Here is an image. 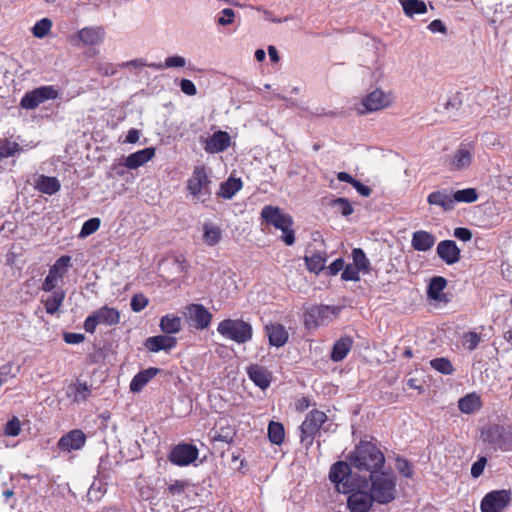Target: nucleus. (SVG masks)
<instances>
[{
	"mask_svg": "<svg viewBox=\"0 0 512 512\" xmlns=\"http://www.w3.org/2000/svg\"><path fill=\"white\" fill-rule=\"evenodd\" d=\"M349 459L355 469L369 472L370 475L379 472L385 463L382 451L369 441H361L351 452Z\"/></svg>",
	"mask_w": 512,
	"mask_h": 512,
	"instance_id": "f257e3e1",
	"label": "nucleus"
},
{
	"mask_svg": "<svg viewBox=\"0 0 512 512\" xmlns=\"http://www.w3.org/2000/svg\"><path fill=\"white\" fill-rule=\"evenodd\" d=\"M369 493L378 504H388L396 498V476L389 472H377L370 475Z\"/></svg>",
	"mask_w": 512,
	"mask_h": 512,
	"instance_id": "f03ea898",
	"label": "nucleus"
},
{
	"mask_svg": "<svg viewBox=\"0 0 512 512\" xmlns=\"http://www.w3.org/2000/svg\"><path fill=\"white\" fill-rule=\"evenodd\" d=\"M261 217L267 224L282 231L281 240L286 245L292 246L295 243V232L292 228L294 222L288 213L277 206L267 205L262 208Z\"/></svg>",
	"mask_w": 512,
	"mask_h": 512,
	"instance_id": "7ed1b4c3",
	"label": "nucleus"
},
{
	"mask_svg": "<svg viewBox=\"0 0 512 512\" xmlns=\"http://www.w3.org/2000/svg\"><path fill=\"white\" fill-rule=\"evenodd\" d=\"M217 332L225 339L244 344L253 336V328L242 319H224L217 326Z\"/></svg>",
	"mask_w": 512,
	"mask_h": 512,
	"instance_id": "20e7f679",
	"label": "nucleus"
},
{
	"mask_svg": "<svg viewBox=\"0 0 512 512\" xmlns=\"http://www.w3.org/2000/svg\"><path fill=\"white\" fill-rule=\"evenodd\" d=\"M212 181L204 166L195 167L187 183V189L197 202L206 203L211 198Z\"/></svg>",
	"mask_w": 512,
	"mask_h": 512,
	"instance_id": "39448f33",
	"label": "nucleus"
},
{
	"mask_svg": "<svg viewBox=\"0 0 512 512\" xmlns=\"http://www.w3.org/2000/svg\"><path fill=\"white\" fill-rule=\"evenodd\" d=\"M339 313V308L328 305H315L307 309L304 314V325L307 329H315L326 325Z\"/></svg>",
	"mask_w": 512,
	"mask_h": 512,
	"instance_id": "423d86ee",
	"label": "nucleus"
},
{
	"mask_svg": "<svg viewBox=\"0 0 512 512\" xmlns=\"http://www.w3.org/2000/svg\"><path fill=\"white\" fill-rule=\"evenodd\" d=\"M474 155L475 148L473 144L461 143L454 152L447 156L445 164L450 171H464L471 166Z\"/></svg>",
	"mask_w": 512,
	"mask_h": 512,
	"instance_id": "0eeeda50",
	"label": "nucleus"
},
{
	"mask_svg": "<svg viewBox=\"0 0 512 512\" xmlns=\"http://www.w3.org/2000/svg\"><path fill=\"white\" fill-rule=\"evenodd\" d=\"M394 95L392 92H385L381 89H375L362 99V108H358L359 114H366L383 110L390 107L394 102Z\"/></svg>",
	"mask_w": 512,
	"mask_h": 512,
	"instance_id": "6e6552de",
	"label": "nucleus"
},
{
	"mask_svg": "<svg viewBox=\"0 0 512 512\" xmlns=\"http://www.w3.org/2000/svg\"><path fill=\"white\" fill-rule=\"evenodd\" d=\"M484 442L502 450L512 449V434L501 425H491L481 432Z\"/></svg>",
	"mask_w": 512,
	"mask_h": 512,
	"instance_id": "1a4fd4ad",
	"label": "nucleus"
},
{
	"mask_svg": "<svg viewBox=\"0 0 512 512\" xmlns=\"http://www.w3.org/2000/svg\"><path fill=\"white\" fill-rule=\"evenodd\" d=\"M329 479L335 484L340 493H349L353 491V482L351 467L348 463L339 461L330 468Z\"/></svg>",
	"mask_w": 512,
	"mask_h": 512,
	"instance_id": "9d476101",
	"label": "nucleus"
},
{
	"mask_svg": "<svg viewBox=\"0 0 512 512\" xmlns=\"http://www.w3.org/2000/svg\"><path fill=\"white\" fill-rule=\"evenodd\" d=\"M367 487V481L359 484H353V491L349 492L347 500L348 508L352 512H368L372 507L374 500L369 492L362 490Z\"/></svg>",
	"mask_w": 512,
	"mask_h": 512,
	"instance_id": "9b49d317",
	"label": "nucleus"
},
{
	"mask_svg": "<svg viewBox=\"0 0 512 512\" xmlns=\"http://www.w3.org/2000/svg\"><path fill=\"white\" fill-rule=\"evenodd\" d=\"M59 96L58 91L53 86H41L27 92L20 101V106L26 110L37 108L47 100L56 99Z\"/></svg>",
	"mask_w": 512,
	"mask_h": 512,
	"instance_id": "f8f14e48",
	"label": "nucleus"
},
{
	"mask_svg": "<svg viewBox=\"0 0 512 512\" xmlns=\"http://www.w3.org/2000/svg\"><path fill=\"white\" fill-rule=\"evenodd\" d=\"M326 419L327 416L324 412L319 410L310 411L301 425V441L311 445L314 435Z\"/></svg>",
	"mask_w": 512,
	"mask_h": 512,
	"instance_id": "ddd939ff",
	"label": "nucleus"
},
{
	"mask_svg": "<svg viewBox=\"0 0 512 512\" xmlns=\"http://www.w3.org/2000/svg\"><path fill=\"white\" fill-rule=\"evenodd\" d=\"M198 457V449L191 444H179L175 446L169 455V460L178 466H187Z\"/></svg>",
	"mask_w": 512,
	"mask_h": 512,
	"instance_id": "4468645a",
	"label": "nucleus"
},
{
	"mask_svg": "<svg viewBox=\"0 0 512 512\" xmlns=\"http://www.w3.org/2000/svg\"><path fill=\"white\" fill-rule=\"evenodd\" d=\"M510 501V494L506 490L488 493L481 502L482 512H500Z\"/></svg>",
	"mask_w": 512,
	"mask_h": 512,
	"instance_id": "2eb2a0df",
	"label": "nucleus"
},
{
	"mask_svg": "<svg viewBox=\"0 0 512 512\" xmlns=\"http://www.w3.org/2000/svg\"><path fill=\"white\" fill-rule=\"evenodd\" d=\"M186 316L194 327L201 330L207 328L212 320V314L201 304H190Z\"/></svg>",
	"mask_w": 512,
	"mask_h": 512,
	"instance_id": "dca6fc26",
	"label": "nucleus"
},
{
	"mask_svg": "<svg viewBox=\"0 0 512 512\" xmlns=\"http://www.w3.org/2000/svg\"><path fill=\"white\" fill-rule=\"evenodd\" d=\"M437 255L447 265H453L460 260V249L453 240H443L436 248Z\"/></svg>",
	"mask_w": 512,
	"mask_h": 512,
	"instance_id": "f3484780",
	"label": "nucleus"
},
{
	"mask_svg": "<svg viewBox=\"0 0 512 512\" xmlns=\"http://www.w3.org/2000/svg\"><path fill=\"white\" fill-rule=\"evenodd\" d=\"M85 441V434L81 430L76 429L63 435L58 442V447L63 451L70 452L72 450L81 449Z\"/></svg>",
	"mask_w": 512,
	"mask_h": 512,
	"instance_id": "a211bd4d",
	"label": "nucleus"
},
{
	"mask_svg": "<svg viewBox=\"0 0 512 512\" xmlns=\"http://www.w3.org/2000/svg\"><path fill=\"white\" fill-rule=\"evenodd\" d=\"M231 144V137L225 131H217L206 139L204 149L208 153L225 151Z\"/></svg>",
	"mask_w": 512,
	"mask_h": 512,
	"instance_id": "6ab92c4d",
	"label": "nucleus"
},
{
	"mask_svg": "<svg viewBox=\"0 0 512 512\" xmlns=\"http://www.w3.org/2000/svg\"><path fill=\"white\" fill-rule=\"evenodd\" d=\"M155 155V148L147 147L127 156L124 165L129 169H137L147 163Z\"/></svg>",
	"mask_w": 512,
	"mask_h": 512,
	"instance_id": "aec40b11",
	"label": "nucleus"
},
{
	"mask_svg": "<svg viewBox=\"0 0 512 512\" xmlns=\"http://www.w3.org/2000/svg\"><path fill=\"white\" fill-rule=\"evenodd\" d=\"M435 243L436 237L428 231L418 230L412 235L411 245L416 251H428Z\"/></svg>",
	"mask_w": 512,
	"mask_h": 512,
	"instance_id": "412c9836",
	"label": "nucleus"
},
{
	"mask_svg": "<svg viewBox=\"0 0 512 512\" xmlns=\"http://www.w3.org/2000/svg\"><path fill=\"white\" fill-rule=\"evenodd\" d=\"M247 373L249 378L254 382L255 385L261 389L269 387L272 379V374L264 367L254 364L248 367Z\"/></svg>",
	"mask_w": 512,
	"mask_h": 512,
	"instance_id": "4be33fe9",
	"label": "nucleus"
},
{
	"mask_svg": "<svg viewBox=\"0 0 512 512\" xmlns=\"http://www.w3.org/2000/svg\"><path fill=\"white\" fill-rule=\"evenodd\" d=\"M427 202L430 205L441 207L444 211H450L454 208L452 192L446 189L430 193L427 197Z\"/></svg>",
	"mask_w": 512,
	"mask_h": 512,
	"instance_id": "5701e85b",
	"label": "nucleus"
},
{
	"mask_svg": "<svg viewBox=\"0 0 512 512\" xmlns=\"http://www.w3.org/2000/svg\"><path fill=\"white\" fill-rule=\"evenodd\" d=\"M144 345L151 352L167 351L176 345V339L168 335H158L147 338Z\"/></svg>",
	"mask_w": 512,
	"mask_h": 512,
	"instance_id": "b1692460",
	"label": "nucleus"
},
{
	"mask_svg": "<svg viewBox=\"0 0 512 512\" xmlns=\"http://www.w3.org/2000/svg\"><path fill=\"white\" fill-rule=\"evenodd\" d=\"M158 368L150 367L137 373L131 383L130 390L134 393L140 392L158 373Z\"/></svg>",
	"mask_w": 512,
	"mask_h": 512,
	"instance_id": "393cba45",
	"label": "nucleus"
},
{
	"mask_svg": "<svg viewBox=\"0 0 512 512\" xmlns=\"http://www.w3.org/2000/svg\"><path fill=\"white\" fill-rule=\"evenodd\" d=\"M77 38L84 45H97L104 39V30L101 27H85L78 32Z\"/></svg>",
	"mask_w": 512,
	"mask_h": 512,
	"instance_id": "a878e982",
	"label": "nucleus"
},
{
	"mask_svg": "<svg viewBox=\"0 0 512 512\" xmlns=\"http://www.w3.org/2000/svg\"><path fill=\"white\" fill-rule=\"evenodd\" d=\"M352 345H353V340L351 337H349V336L341 337L333 345L332 352H331V359L334 362L342 361L347 356L349 351L351 350Z\"/></svg>",
	"mask_w": 512,
	"mask_h": 512,
	"instance_id": "bb28decb",
	"label": "nucleus"
},
{
	"mask_svg": "<svg viewBox=\"0 0 512 512\" xmlns=\"http://www.w3.org/2000/svg\"><path fill=\"white\" fill-rule=\"evenodd\" d=\"M269 343L272 346L281 347L288 340V333L280 324H271L266 326Z\"/></svg>",
	"mask_w": 512,
	"mask_h": 512,
	"instance_id": "cd10ccee",
	"label": "nucleus"
},
{
	"mask_svg": "<svg viewBox=\"0 0 512 512\" xmlns=\"http://www.w3.org/2000/svg\"><path fill=\"white\" fill-rule=\"evenodd\" d=\"M447 286V280L441 276L433 277L428 285V297L435 301H447L443 290Z\"/></svg>",
	"mask_w": 512,
	"mask_h": 512,
	"instance_id": "c85d7f7f",
	"label": "nucleus"
},
{
	"mask_svg": "<svg viewBox=\"0 0 512 512\" xmlns=\"http://www.w3.org/2000/svg\"><path fill=\"white\" fill-rule=\"evenodd\" d=\"M94 312L100 324L115 325L120 321L119 311L115 308L104 306Z\"/></svg>",
	"mask_w": 512,
	"mask_h": 512,
	"instance_id": "c756f323",
	"label": "nucleus"
},
{
	"mask_svg": "<svg viewBox=\"0 0 512 512\" xmlns=\"http://www.w3.org/2000/svg\"><path fill=\"white\" fill-rule=\"evenodd\" d=\"M481 399L476 393H471L461 398L458 402V408L465 414H471L479 410Z\"/></svg>",
	"mask_w": 512,
	"mask_h": 512,
	"instance_id": "7c9ffc66",
	"label": "nucleus"
},
{
	"mask_svg": "<svg viewBox=\"0 0 512 512\" xmlns=\"http://www.w3.org/2000/svg\"><path fill=\"white\" fill-rule=\"evenodd\" d=\"M242 188L240 179L229 178L220 185L218 196L224 199H231Z\"/></svg>",
	"mask_w": 512,
	"mask_h": 512,
	"instance_id": "2f4dec72",
	"label": "nucleus"
},
{
	"mask_svg": "<svg viewBox=\"0 0 512 512\" xmlns=\"http://www.w3.org/2000/svg\"><path fill=\"white\" fill-rule=\"evenodd\" d=\"M36 187L40 192L53 195L60 189V183L55 177L40 176L37 180Z\"/></svg>",
	"mask_w": 512,
	"mask_h": 512,
	"instance_id": "473e14b6",
	"label": "nucleus"
},
{
	"mask_svg": "<svg viewBox=\"0 0 512 512\" xmlns=\"http://www.w3.org/2000/svg\"><path fill=\"white\" fill-rule=\"evenodd\" d=\"M181 318L175 315H165L161 318L160 328L166 334H175L181 330Z\"/></svg>",
	"mask_w": 512,
	"mask_h": 512,
	"instance_id": "72a5a7b5",
	"label": "nucleus"
},
{
	"mask_svg": "<svg viewBox=\"0 0 512 512\" xmlns=\"http://www.w3.org/2000/svg\"><path fill=\"white\" fill-rule=\"evenodd\" d=\"M404 13L408 17H413L416 14H424L427 12V6L421 0H401L400 1Z\"/></svg>",
	"mask_w": 512,
	"mask_h": 512,
	"instance_id": "f704fd0d",
	"label": "nucleus"
},
{
	"mask_svg": "<svg viewBox=\"0 0 512 512\" xmlns=\"http://www.w3.org/2000/svg\"><path fill=\"white\" fill-rule=\"evenodd\" d=\"M305 262L309 271L319 273L325 267L326 255L322 252L312 253L305 256Z\"/></svg>",
	"mask_w": 512,
	"mask_h": 512,
	"instance_id": "c9c22d12",
	"label": "nucleus"
},
{
	"mask_svg": "<svg viewBox=\"0 0 512 512\" xmlns=\"http://www.w3.org/2000/svg\"><path fill=\"white\" fill-rule=\"evenodd\" d=\"M64 298L65 292L63 290L54 291L53 294L44 301L46 312L51 315L57 313Z\"/></svg>",
	"mask_w": 512,
	"mask_h": 512,
	"instance_id": "e433bc0d",
	"label": "nucleus"
},
{
	"mask_svg": "<svg viewBox=\"0 0 512 512\" xmlns=\"http://www.w3.org/2000/svg\"><path fill=\"white\" fill-rule=\"evenodd\" d=\"M353 264L358 268L362 274L370 272L371 264L369 259L366 257L364 251L361 248H355L352 250Z\"/></svg>",
	"mask_w": 512,
	"mask_h": 512,
	"instance_id": "4c0bfd02",
	"label": "nucleus"
},
{
	"mask_svg": "<svg viewBox=\"0 0 512 512\" xmlns=\"http://www.w3.org/2000/svg\"><path fill=\"white\" fill-rule=\"evenodd\" d=\"M268 437L271 443L282 444L285 437L284 426L279 422L271 421L268 425Z\"/></svg>",
	"mask_w": 512,
	"mask_h": 512,
	"instance_id": "58836bf2",
	"label": "nucleus"
},
{
	"mask_svg": "<svg viewBox=\"0 0 512 512\" xmlns=\"http://www.w3.org/2000/svg\"><path fill=\"white\" fill-rule=\"evenodd\" d=\"M453 204L456 202L473 203L478 199V193L474 188H466L452 192Z\"/></svg>",
	"mask_w": 512,
	"mask_h": 512,
	"instance_id": "ea45409f",
	"label": "nucleus"
},
{
	"mask_svg": "<svg viewBox=\"0 0 512 512\" xmlns=\"http://www.w3.org/2000/svg\"><path fill=\"white\" fill-rule=\"evenodd\" d=\"M186 65V59L182 56L175 55L170 56L165 59L164 64H149V67H152L156 70L166 69V68H182Z\"/></svg>",
	"mask_w": 512,
	"mask_h": 512,
	"instance_id": "a19ab883",
	"label": "nucleus"
},
{
	"mask_svg": "<svg viewBox=\"0 0 512 512\" xmlns=\"http://www.w3.org/2000/svg\"><path fill=\"white\" fill-rule=\"evenodd\" d=\"M235 437V430L228 423L221 425L213 436L214 441H220L225 443H231Z\"/></svg>",
	"mask_w": 512,
	"mask_h": 512,
	"instance_id": "79ce46f5",
	"label": "nucleus"
},
{
	"mask_svg": "<svg viewBox=\"0 0 512 512\" xmlns=\"http://www.w3.org/2000/svg\"><path fill=\"white\" fill-rule=\"evenodd\" d=\"M64 276V272H58L55 269H49L48 275L46 276L42 289L46 292L52 291L56 285L58 280H60Z\"/></svg>",
	"mask_w": 512,
	"mask_h": 512,
	"instance_id": "37998d69",
	"label": "nucleus"
},
{
	"mask_svg": "<svg viewBox=\"0 0 512 512\" xmlns=\"http://www.w3.org/2000/svg\"><path fill=\"white\" fill-rule=\"evenodd\" d=\"M430 365L433 369L446 375L453 373L454 368L452 363L447 358H435L430 361Z\"/></svg>",
	"mask_w": 512,
	"mask_h": 512,
	"instance_id": "c03bdc74",
	"label": "nucleus"
},
{
	"mask_svg": "<svg viewBox=\"0 0 512 512\" xmlns=\"http://www.w3.org/2000/svg\"><path fill=\"white\" fill-rule=\"evenodd\" d=\"M52 21L48 18H43L36 22L32 28V33L37 38H44L51 30Z\"/></svg>",
	"mask_w": 512,
	"mask_h": 512,
	"instance_id": "a18cd8bd",
	"label": "nucleus"
},
{
	"mask_svg": "<svg viewBox=\"0 0 512 512\" xmlns=\"http://www.w3.org/2000/svg\"><path fill=\"white\" fill-rule=\"evenodd\" d=\"M330 206L343 216H349L353 213V208L346 198H336L330 202Z\"/></svg>",
	"mask_w": 512,
	"mask_h": 512,
	"instance_id": "49530a36",
	"label": "nucleus"
},
{
	"mask_svg": "<svg viewBox=\"0 0 512 512\" xmlns=\"http://www.w3.org/2000/svg\"><path fill=\"white\" fill-rule=\"evenodd\" d=\"M221 238V232L216 226H204V241L209 245H215Z\"/></svg>",
	"mask_w": 512,
	"mask_h": 512,
	"instance_id": "de8ad7c7",
	"label": "nucleus"
},
{
	"mask_svg": "<svg viewBox=\"0 0 512 512\" xmlns=\"http://www.w3.org/2000/svg\"><path fill=\"white\" fill-rule=\"evenodd\" d=\"M75 391L74 400L77 402L85 401L90 395V387L85 382H77L72 386Z\"/></svg>",
	"mask_w": 512,
	"mask_h": 512,
	"instance_id": "09e8293b",
	"label": "nucleus"
},
{
	"mask_svg": "<svg viewBox=\"0 0 512 512\" xmlns=\"http://www.w3.org/2000/svg\"><path fill=\"white\" fill-rule=\"evenodd\" d=\"M100 219L99 218H91L84 222L79 237L85 238L93 233H95L100 227Z\"/></svg>",
	"mask_w": 512,
	"mask_h": 512,
	"instance_id": "8fccbe9b",
	"label": "nucleus"
},
{
	"mask_svg": "<svg viewBox=\"0 0 512 512\" xmlns=\"http://www.w3.org/2000/svg\"><path fill=\"white\" fill-rule=\"evenodd\" d=\"M190 486L188 481L176 480L168 486V493L172 496H181Z\"/></svg>",
	"mask_w": 512,
	"mask_h": 512,
	"instance_id": "3c124183",
	"label": "nucleus"
},
{
	"mask_svg": "<svg viewBox=\"0 0 512 512\" xmlns=\"http://www.w3.org/2000/svg\"><path fill=\"white\" fill-rule=\"evenodd\" d=\"M361 272L358 268L353 264H348L344 267L341 278L345 281H358L360 279Z\"/></svg>",
	"mask_w": 512,
	"mask_h": 512,
	"instance_id": "603ef678",
	"label": "nucleus"
},
{
	"mask_svg": "<svg viewBox=\"0 0 512 512\" xmlns=\"http://www.w3.org/2000/svg\"><path fill=\"white\" fill-rule=\"evenodd\" d=\"M4 432L7 436H18L21 432V423L17 417H13L5 425Z\"/></svg>",
	"mask_w": 512,
	"mask_h": 512,
	"instance_id": "864d4df0",
	"label": "nucleus"
},
{
	"mask_svg": "<svg viewBox=\"0 0 512 512\" xmlns=\"http://www.w3.org/2000/svg\"><path fill=\"white\" fill-rule=\"evenodd\" d=\"M148 305V299L142 294H136L131 299V309L140 312Z\"/></svg>",
	"mask_w": 512,
	"mask_h": 512,
	"instance_id": "5fc2aeb1",
	"label": "nucleus"
},
{
	"mask_svg": "<svg viewBox=\"0 0 512 512\" xmlns=\"http://www.w3.org/2000/svg\"><path fill=\"white\" fill-rule=\"evenodd\" d=\"M480 342V336L476 332H468L464 335V345L470 351L476 349Z\"/></svg>",
	"mask_w": 512,
	"mask_h": 512,
	"instance_id": "6e6d98bb",
	"label": "nucleus"
},
{
	"mask_svg": "<svg viewBox=\"0 0 512 512\" xmlns=\"http://www.w3.org/2000/svg\"><path fill=\"white\" fill-rule=\"evenodd\" d=\"M396 468L400 474H402L403 476H405L407 478H410L413 475L412 467H411L410 463L405 459L397 458L396 459Z\"/></svg>",
	"mask_w": 512,
	"mask_h": 512,
	"instance_id": "4d7b16f0",
	"label": "nucleus"
},
{
	"mask_svg": "<svg viewBox=\"0 0 512 512\" xmlns=\"http://www.w3.org/2000/svg\"><path fill=\"white\" fill-rule=\"evenodd\" d=\"M221 13L222 16L217 19L219 25L226 26L234 22L235 12L231 8H225Z\"/></svg>",
	"mask_w": 512,
	"mask_h": 512,
	"instance_id": "13d9d810",
	"label": "nucleus"
},
{
	"mask_svg": "<svg viewBox=\"0 0 512 512\" xmlns=\"http://www.w3.org/2000/svg\"><path fill=\"white\" fill-rule=\"evenodd\" d=\"M487 463L486 457H480L471 467V475L473 478H478L484 471Z\"/></svg>",
	"mask_w": 512,
	"mask_h": 512,
	"instance_id": "bf43d9fd",
	"label": "nucleus"
},
{
	"mask_svg": "<svg viewBox=\"0 0 512 512\" xmlns=\"http://www.w3.org/2000/svg\"><path fill=\"white\" fill-rule=\"evenodd\" d=\"M71 257L68 255L61 256L54 265H52L50 268L55 269L58 272H64L66 268L70 265Z\"/></svg>",
	"mask_w": 512,
	"mask_h": 512,
	"instance_id": "052dcab7",
	"label": "nucleus"
},
{
	"mask_svg": "<svg viewBox=\"0 0 512 512\" xmlns=\"http://www.w3.org/2000/svg\"><path fill=\"white\" fill-rule=\"evenodd\" d=\"M180 88L183 93L189 96H194L197 93L196 86L191 80L188 79L181 80Z\"/></svg>",
	"mask_w": 512,
	"mask_h": 512,
	"instance_id": "680f3d73",
	"label": "nucleus"
},
{
	"mask_svg": "<svg viewBox=\"0 0 512 512\" xmlns=\"http://www.w3.org/2000/svg\"><path fill=\"white\" fill-rule=\"evenodd\" d=\"M99 321L96 319V314L95 312H93L91 315H89L85 322H84V329L86 332H89V333H93L97 327V325H99Z\"/></svg>",
	"mask_w": 512,
	"mask_h": 512,
	"instance_id": "e2e57ef3",
	"label": "nucleus"
},
{
	"mask_svg": "<svg viewBox=\"0 0 512 512\" xmlns=\"http://www.w3.org/2000/svg\"><path fill=\"white\" fill-rule=\"evenodd\" d=\"M454 236L462 241H469L472 238V232L468 228L458 227L454 230Z\"/></svg>",
	"mask_w": 512,
	"mask_h": 512,
	"instance_id": "0e129e2a",
	"label": "nucleus"
},
{
	"mask_svg": "<svg viewBox=\"0 0 512 512\" xmlns=\"http://www.w3.org/2000/svg\"><path fill=\"white\" fill-rule=\"evenodd\" d=\"M97 71L105 76H111L116 73V68L114 65L110 63H99L97 66Z\"/></svg>",
	"mask_w": 512,
	"mask_h": 512,
	"instance_id": "69168bd1",
	"label": "nucleus"
},
{
	"mask_svg": "<svg viewBox=\"0 0 512 512\" xmlns=\"http://www.w3.org/2000/svg\"><path fill=\"white\" fill-rule=\"evenodd\" d=\"M85 339L83 334L80 333H65L64 340L68 344H79Z\"/></svg>",
	"mask_w": 512,
	"mask_h": 512,
	"instance_id": "338daca9",
	"label": "nucleus"
},
{
	"mask_svg": "<svg viewBox=\"0 0 512 512\" xmlns=\"http://www.w3.org/2000/svg\"><path fill=\"white\" fill-rule=\"evenodd\" d=\"M352 186L357 190V192L360 195H362L364 197H368L371 194V189L368 186L362 184L358 180H355Z\"/></svg>",
	"mask_w": 512,
	"mask_h": 512,
	"instance_id": "774afa93",
	"label": "nucleus"
}]
</instances>
